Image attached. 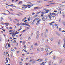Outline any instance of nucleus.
Instances as JSON below:
<instances>
[{"label":"nucleus","mask_w":65,"mask_h":65,"mask_svg":"<svg viewBox=\"0 0 65 65\" xmlns=\"http://www.w3.org/2000/svg\"><path fill=\"white\" fill-rule=\"evenodd\" d=\"M14 50V49L13 48L11 49V51H13Z\"/></svg>","instance_id":"nucleus-45"},{"label":"nucleus","mask_w":65,"mask_h":65,"mask_svg":"<svg viewBox=\"0 0 65 65\" xmlns=\"http://www.w3.org/2000/svg\"><path fill=\"white\" fill-rule=\"evenodd\" d=\"M4 24H6V25H7V24H8V25H9V24L8 23L6 22V23H4Z\"/></svg>","instance_id":"nucleus-13"},{"label":"nucleus","mask_w":65,"mask_h":65,"mask_svg":"<svg viewBox=\"0 0 65 65\" xmlns=\"http://www.w3.org/2000/svg\"><path fill=\"white\" fill-rule=\"evenodd\" d=\"M53 52V51H52L50 52L49 53V55H50Z\"/></svg>","instance_id":"nucleus-22"},{"label":"nucleus","mask_w":65,"mask_h":65,"mask_svg":"<svg viewBox=\"0 0 65 65\" xmlns=\"http://www.w3.org/2000/svg\"><path fill=\"white\" fill-rule=\"evenodd\" d=\"M48 17L49 18L50 20H49L51 21V19H52V17H51V15H48Z\"/></svg>","instance_id":"nucleus-5"},{"label":"nucleus","mask_w":65,"mask_h":65,"mask_svg":"<svg viewBox=\"0 0 65 65\" xmlns=\"http://www.w3.org/2000/svg\"><path fill=\"white\" fill-rule=\"evenodd\" d=\"M12 29H11L10 30H9V32H12Z\"/></svg>","instance_id":"nucleus-24"},{"label":"nucleus","mask_w":65,"mask_h":65,"mask_svg":"<svg viewBox=\"0 0 65 65\" xmlns=\"http://www.w3.org/2000/svg\"><path fill=\"white\" fill-rule=\"evenodd\" d=\"M27 20H28V21H30V19H29V18H27Z\"/></svg>","instance_id":"nucleus-59"},{"label":"nucleus","mask_w":65,"mask_h":65,"mask_svg":"<svg viewBox=\"0 0 65 65\" xmlns=\"http://www.w3.org/2000/svg\"><path fill=\"white\" fill-rule=\"evenodd\" d=\"M8 46L9 47H10V44H8Z\"/></svg>","instance_id":"nucleus-55"},{"label":"nucleus","mask_w":65,"mask_h":65,"mask_svg":"<svg viewBox=\"0 0 65 65\" xmlns=\"http://www.w3.org/2000/svg\"><path fill=\"white\" fill-rule=\"evenodd\" d=\"M59 31H61V28H60L59 29Z\"/></svg>","instance_id":"nucleus-27"},{"label":"nucleus","mask_w":65,"mask_h":65,"mask_svg":"<svg viewBox=\"0 0 65 65\" xmlns=\"http://www.w3.org/2000/svg\"><path fill=\"white\" fill-rule=\"evenodd\" d=\"M35 19H36V20H39V18H36Z\"/></svg>","instance_id":"nucleus-39"},{"label":"nucleus","mask_w":65,"mask_h":65,"mask_svg":"<svg viewBox=\"0 0 65 65\" xmlns=\"http://www.w3.org/2000/svg\"><path fill=\"white\" fill-rule=\"evenodd\" d=\"M37 50L39 52L40 51V50L39 49V48H37Z\"/></svg>","instance_id":"nucleus-19"},{"label":"nucleus","mask_w":65,"mask_h":65,"mask_svg":"<svg viewBox=\"0 0 65 65\" xmlns=\"http://www.w3.org/2000/svg\"><path fill=\"white\" fill-rule=\"evenodd\" d=\"M44 41V39H43L42 40H41L42 42V43H43Z\"/></svg>","instance_id":"nucleus-14"},{"label":"nucleus","mask_w":65,"mask_h":65,"mask_svg":"<svg viewBox=\"0 0 65 65\" xmlns=\"http://www.w3.org/2000/svg\"><path fill=\"white\" fill-rule=\"evenodd\" d=\"M41 51L43 52L44 51V49L43 48H42L41 49Z\"/></svg>","instance_id":"nucleus-11"},{"label":"nucleus","mask_w":65,"mask_h":65,"mask_svg":"<svg viewBox=\"0 0 65 65\" xmlns=\"http://www.w3.org/2000/svg\"><path fill=\"white\" fill-rule=\"evenodd\" d=\"M13 32H12V33H9V34H12H12L13 33Z\"/></svg>","instance_id":"nucleus-61"},{"label":"nucleus","mask_w":65,"mask_h":65,"mask_svg":"<svg viewBox=\"0 0 65 65\" xmlns=\"http://www.w3.org/2000/svg\"><path fill=\"white\" fill-rule=\"evenodd\" d=\"M35 44L34 45H37V43H35Z\"/></svg>","instance_id":"nucleus-36"},{"label":"nucleus","mask_w":65,"mask_h":65,"mask_svg":"<svg viewBox=\"0 0 65 65\" xmlns=\"http://www.w3.org/2000/svg\"><path fill=\"white\" fill-rule=\"evenodd\" d=\"M32 59H31V60H29V62H32Z\"/></svg>","instance_id":"nucleus-48"},{"label":"nucleus","mask_w":65,"mask_h":65,"mask_svg":"<svg viewBox=\"0 0 65 65\" xmlns=\"http://www.w3.org/2000/svg\"><path fill=\"white\" fill-rule=\"evenodd\" d=\"M40 61H39V62H42V61L43 60V59H40Z\"/></svg>","instance_id":"nucleus-12"},{"label":"nucleus","mask_w":65,"mask_h":65,"mask_svg":"<svg viewBox=\"0 0 65 65\" xmlns=\"http://www.w3.org/2000/svg\"><path fill=\"white\" fill-rule=\"evenodd\" d=\"M17 25H18V26H20V24L19 23H18V24H17Z\"/></svg>","instance_id":"nucleus-41"},{"label":"nucleus","mask_w":65,"mask_h":65,"mask_svg":"<svg viewBox=\"0 0 65 65\" xmlns=\"http://www.w3.org/2000/svg\"><path fill=\"white\" fill-rule=\"evenodd\" d=\"M19 32H18L17 33H16V32L15 33L16 34H19Z\"/></svg>","instance_id":"nucleus-42"},{"label":"nucleus","mask_w":65,"mask_h":65,"mask_svg":"<svg viewBox=\"0 0 65 65\" xmlns=\"http://www.w3.org/2000/svg\"><path fill=\"white\" fill-rule=\"evenodd\" d=\"M36 21V19H35L32 22V23H31V24H34V22H35Z\"/></svg>","instance_id":"nucleus-8"},{"label":"nucleus","mask_w":65,"mask_h":65,"mask_svg":"<svg viewBox=\"0 0 65 65\" xmlns=\"http://www.w3.org/2000/svg\"><path fill=\"white\" fill-rule=\"evenodd\" d=\"M38 8H39L38 7H35L34 8V9H35V10L37 9H39Z\"/></svg>","instance_id":"nucleus-7"},{"label":"nucleus","mask_w":65,"mask_h":65,"mask_svg":"<svg viewBox=\"0 0 65 65\" xmlns=\"http://www.w3.org/2000/svg\"><path fill=\"white\" fill-rule=\"evenodd\" d=\"M29 64V63H25V64H26V65H28Z\"/></svg>","instance_id":"nucleus-54"},{"label":"nucleus","mask_w":65,"mask_h":65,"mask_svg":"<svg viewBox=\"0 0 65 65\" xmlns=\"http://www.w3.org/2000/svg\"><path fill=\"white\" fill-rule=\"evenodd\" d=\"M55 23V22H54V21H53L52 22H51V23H49V24H50V26H53V24H53V23Z\"/></svg>","instance_id":"nucleus-4"},{"label":"nucleus","mask_w":65,"mask_h":65,"mask_svg":"<svg viewBox=\"0 0 65 65\" xmlns=\"http://www.w3.org/2000/svg\"><path fill=\"white\" fill-rule=\"evenodd\" d=\"M22 29V28H20V29H18V31H19L20 30Z\"/></svg>","instance_id":"nucleus-32"},{"label":"nucleus","mask_w":65,"mask_h":65,"mask_svg":"<svg viewBox=\"0 0 65 65\" xmlns=\"http://www.w3.org/2000/svg\"><path fill=\"white\" fill-rule=\"evenodd\" d=\"M48 30V29H46L45 30V33H47Z\"/></svg>","instance_id":"nucleus-16"},{"label":"nucleus","mask_w":65,"mask_h":65,"mask_svg":"<svg viewBox=\"0 0 65 65\" xmlns=\"http://www.w3.org/2000/svg\"><path fill=\"white\" fill-rule=\"evenodd\" d=\"M41 21V20L40 19L38 21H37L38 23H39V22L40 21Z\"/></svg>","instance_id":"nucleus-47"},{"label":"nucleus","mask_w":65,"mask_h":65,"mask_svg":"<svg viewBox=\"0 0 65 65\" xmlns=\"http://www.w3.org/2000/svg\"><path fill=\"white\" fill-rule=\"evenodd\" d=\"M22 2L21 1H20V2H19V4H22Z\"/></svg>","instance_id":"nucleus-15"},{"label":"nucleus","mask_w":65,"mask_h":65,"mask_svg":"<svg viewBox=\"0 0 65 65\" xmlns=\"http://www.w3.org/2000/svg\"><path fill=\"white\" fill-rule=\"evenodd\" d=\"M27 6V7H28V6H31V5H26Z\"/></svg>","instance_id":"nucleus-26"},{"label":"nucleus","mask_w":65,"mask_h":65,"mask_svg":"<svg viewBox=\"0 0 65 65\" xmlns=\"http://www.w3.org/2000/svg\"><path fill=\"white\" fill-rule=\"evenodd\" d=\"M22 25L23 26H24L25 25V23H23L22 24Z\"/></svg>","instance_id":"nucleus-38"},{"label":"nucleus","mask_w":65,"mask_h":65,"mask_svg":"<svg viewBox=\"0 0 65 65\" xmlns=\"http://www.w3.org/2000/svg\"><path fill=\"white\" fill-rule=\"evenodd\" d=\"M60 44V41H59L58 42V44L59 45Z\"/></svg>","instance_id":"nucleus-53"},{"label":"nucleus","mask_w":65,"mask_h":65,"mask_svg":"<svg viewBox=\"0 0 65 65\" xmlns=\"http://www.w3.org/2000/svg\"><path fill=\"white\" fill-rule=\"evenodd\" d=\"M10 56H11V57H12L13 56V55L12 54H10Z\"/></svg>","instance_id":"nucleus-28"},{"label":"nucleus","mask_w":65,"mask_h":65,"mask_svg":"<svg viewBox=\"0 0 65 65\" xmlns=\"http://www.w3.org/2000/svg\"><path fill=\"white\" fill-rule=\"evenodd\" d=\"M52 14V15H55V13H53Z\"/></svg>","instance_id":"nucleus-40"},{"label":"nucleus","mask_w":65,"mask_h":65,"mask_svg":"<svg viewBox=\"0 0 65 65\" xmlns=\"http://www.w3.org/2000/svg\"><path fill=\"white\" fill-rule=\"evenodd\" d=\"M30 7V6H28V8H30V7Z\"/></svg>","instance_id":"nucleus-60"},{"label":"nucleus","mask_w":65,"mask_h":65,"mask_svg":"<svg viewBox=\"0 0 65 65\" xmlns=\"http://www.w3.org/2000/svg\"><path fill=\"white\" fill-rule=\"evenodd\" d=\"M23 44L24 45L25 44V42L24 41H23Z\"/></svg>","instance_id":"nucleus-37"},{"label":"nucleus","mask_w":65,"mask_h":65,"mask_svg":"<svg viewBox=\"0 0 65 65\" xmlns=\"http://www.w3.org/2000/svg\"><path fill=\"white\" fill-rule=\"evenodd\" d=\"M15 20H16L18 22H19V20H18V19H15Z\"/></svg>","instance_id":"nucleus-25"},{"label":"nucleus","mask_w":65,"mask_h":65,"mask_svg":"<svg viewBox=\"0 0 65 65\" xmlns=\"http://www.w3.org/2000/svg\"><path fill=\"white\" fill-rule=\"evenodd\" d=\"M28 24V22H26L25 23V25L26 26H27L29 27H30V25L29 24Z\"/></svg>","instance_id":"nucleus-3"},{"label":"nucleus","mask_w":65,"mask_h":65,"mask_svg":"<svg viewBox=\"0 0 65 65\" xmlns=\"http://www.w3.org/2000/svg\"><path fill=\"white\" fill-rule=\"evenodd\" d=\"M23 6L22 7V8L23 9H25L28 7L26 5H23Z\"/></svg>","instance_id":"nucleus-1"},{"label":"nucleus","mask_w":65,"mask_h":65,"mask_svg":"<svg viewBox=\"0 0 65 65\" xmlns=\"http://www.w3.org/2000/svg\"><path fill=\"white\" fill-rule=\"evenodd\" d=\"M47 18H46L45 19L44 18V17L43 16L42 18V20L43 21H45V20H47Z\"/></svg>","instance_id":"nucleus-2"},{"label":"nucleus","mask_w":65,"mask_h":65,"mask_svg":"<svg viewBox=\"0 0 65 65\" xmlns=\"http://www.w3.org/2000/svg\"><path fill=\"white\" fill-rule=\"evenodd\" d=\"M13 41H14L16 43H17L16 40H14Z\"/></svg>","instance_id":"nucleus-51"},{"label":"nucleus","mask_w":65,"mask_h":65,"mask_svg":"<svg viewBox=\"0 0 65 65\" xmlns=\"http://www.w3.org/2000/svg\"><path fill=\"white\" fill-rule=\"evenodd\" d=\"M39 24V22H37V23H36V25H38Z\"/></svg>","instance_id":"nucleus-31"},{"label":"nucleus","mask_w":65,"mask_h":65,"mask_svg":"<svg viewBox=\"0 0 65 65\" xmlns=\"http://www.w3.org/2000/svg\"><path fill=\"white\" fill-rule=\"evenodd\" d=\"M15 35H16V33H15L14 34V33L13 32L12 35V37H14V36H15Z\"/></svg>","instance_id":"nucleus-6"},{"label":"nucleus","mask_w":65,"mask_h":65,"mask_svg":"<svg viewBox=\"0 0 65 65\" xmlns=\"http://www.w3.org/2000/svg\"><path fill=\"white\" fill-rule=\"evenodd\" d=\"M28 40H29V39H30V37H29L28 38Z\"/></svg>","instance_id":"nucleus-52"},{"label":"nucleus","mask_w":65,"mask_h":65,"mask_svg":"<svg viewBox=\"0 0 65 65\" xmlns=\"http://www.w3.org/2000/svg\"><path fill=\"white\" fill-rule=\"evenodd\" d=\"M8 18L9 19V20H10V21H12V19L11 18H10V17H8Z\"/></svg>","instance_id":"nucleus-9"},{"label":"nucleus","mask_w":65,"mask_h":65,"mask_svg":"<svg viewBox=\"0 0 65 65\" xmlns=\"http://www.w3.org/2000/svg\"><path fill=\"white\" fill-rule=\"evenodd\" d=\"M33 47V45H31V48H32Z\"/></svg>","instance_id":"nucleus-50"},{"label":"nucleus","mask_w":65,"mask_h":65,"mask_svg":"<svg viewBox=\"0 0 65 65\" xmlns=\"http://www.w3.org/2000/svg\"><path fill=\"white\" fill-rule=\"evenodd\" d=\"M50 11V10H45V11L46 12H48Z\"/></svg>","instance_id":"nucleus-20"},{"label":"nucleus","mask_w":65,"mask_h":65,"mask_svg":"<svg viewBox=\"0 0 65 65\" xmlns=\"http://www.w3.org/2000/svg\"><path fill=\"white\" fill-rule=\"evenodd\" d=\"M26 18L25 17V18L22 19V21H24L25 20H26Z\"/></svg>","instance_id":"nucleus-21"},{"label":"nucleus","mask_w":65,"mask_h":65,"mask_svg":"<svg viewBox=\"0 0 65 65\" xmlns=\"http://www.w3.org/2000/svg\"><path fill=\"white\" fill-rule=\"evenodd\" d=\"M26 28L27 29H29L30 28H29L28 27H26Z\"/></svg>","instance_id":"nucleus-58"},{"label":"nucleus","mask_w":65,"mask_h":65,"mask_svg":"<svg viewBox=\"0 0 65 65\" xmlns=\"http://www.w3.org/2000/svg\"><path fill=\"white\" fill-rule=\"evenodd\" d=\"M54 12L56 13L57 12V10H54Z\"/></svg>","instance_id":"nucleus-46"},{"label":"nucleus","mask_w":65,"mask_h":65,"mask_svg":"<svg viewBox=\"0 0 65 65\" xmlns=\"http://www.w3.org/2000/svg\"><path fill=\"white\" fill-rule=\"evenodd\" d=\"M26 30H23V31H22V32H24L25 31H26Z\"/></svg>","instance_id":"nucleus-23"},{"label":"nucleus","mask_w":65,"mask_h":65,"mask_svg":"<svg viewBox=\"0 0 65 65\" xmlns=\"http://www.w3.org/2000/svg\"><path fill=\"white\" fill-rule=\"evenodd\" d=\"M40 13V12H38L37 13V15H38L39 13Z\"/></svg>","instance_id":"nucleus-49"},{"label":"nucleus","mask_w":65,"mask_h":65,"mask_svg":"<svg viewBox=\"0 0 65 65\" xmlns=\"http://www.w3.org/2000/svg\"><path fill=\"white\" fill-rule=\"evenodd\" d=\"M26 45H24V49H25L26 48Z\"/></svg>","instance_id":"nucleus-18"},{"label":"nucleus","mask_w":65,"mask_h":65,"mask_svg":"<svg viewBox=\"0 0 65 65\" xmlns=\"http://www.w3.org/2000/svg\"><path fill=\"white\" fill-rule=\"evenodd\" d=\"M55 25L56 26H58V24H55Z\"/></svg>","instance_id":"nucleus-35"},{"label":"nucleus","mask_w":65,"mask_h":65,"mask_svg":"<svg viewBox=\"0 0 65 65\" xmlns=\"http://www.w3.org/2000/svg\"><path fill=\"white\" fill-rule=\"evenodd\" d=\"M38 17V15H36L34 16L35 18H36L37 17Z\"/></svg>","instance_id":"nucleus-63"},{"label":"nucleus","mask_w":65,"mask_h":65,"mask_svg":"<svg viewBox=\"0 0 65 65\" xmlns=\"http://www.w3.org/2000/svg\"><path fill=\"white\" fill-rule=\"evenodd\" d=\"M65 46V43H64V44H63V47H64Z\"/></svg>","instance_id":"nucleus-44"},{"label":"nucleus","mask_w":65,"mask_h":65,"mask_svg":"<svg viewBox=\"0 0 65 65\" xmlns=\"http://www.w3.org/2000/svg\"><path fill=\"white\" fill-rule=\"evenodd\" d=\"M42 2H41V1H39L38 2V3H42Z\"/></svg>","instance_id":"nucleus-17"},{"label":"nucleus","mask_w":65,"mask_h":65,"mask_svg":"<svg viewBox=\"0 0 65 65\" xmlns=\"http://www.w3.org/2000/svg\"><path fill=\"white\" fill-rule=\"evenodd\" d=\"M45 50L47 52H48V50L47 48H46Z\"/></svg>","instance_id":"nucleus-10"},{"label":"nucleus","mask_w":65,"mask_h":65,"mask_svg":"<svg viewBox=\"0 0 65 65\" xmlns=\"http://www.w3.org/2000/svg\"><path fill=\"white\" fill-rule=\"evenodd\" d=\"M36 61V60L34 61H33L32 62V63H35Z\"/></svg>","instance_id":"nucleus-34"},{"label":"nucleus","mask_w":65,"mask_h":65,"mask_svg":"<svg viewBox=\"0 0 65 65\" xmlns=\"http://www.w3.org/2000/svg\"><path fill=\"white\" fill-rule=\"evenodd\" d=\"M24 51L25 52H27V51H26V50H25Z\"/></svg>","instance_id":"nucleus-57"},{"label":"nucleus","mask_w":65,"mask_h":65,"mask_svg":"<svg viewBox=\"0 0 65 65\" xmlns=\"http://www.w3.org/2000/svg\"><path fill=\"white\" fill-rule=\"evenodd\" d=\"M48 55V53H47L45 55L47 56V55Z\"/></svg>","instance_id":"nucleus-64"},{"label":"nucleus","mask_w":65,"mask_h":65,"mask_svg":"<svg viewBox=\"0 0 65 65\" xmlns=\"http://www.w3.org/2000/svg\"><path fill=\"white\" fill-rule=\"evenodd\" d=\"M51 41H53V39L52 38H51Z\"/></svg>","instance_id":"nucleus-33"},{"label":"nucleus","mask_w":65,"mask_h":65,"mask_svg":"<svg viewBox=\"0 0 65 65\" xmlns=\"http://www.w3.org/2000/svg\"><path fill=\"white\" fill-rule=\"evenodd\" d=\"M2 14H4L5 15H6V14L5 13H2Z\"/></svg>","instance_id":"nucleus-56"},{"label":"nucleus","mask_w":65,"mask_h":65,"mask_svg":"<svg viewBox=\"0 0 65 65\" xmlns=\"http://www.w3.org/2000/svg\"><path fill=\"white\" fill-rule=\"evenodd\" d=\"M38 38H39V36H38V35L37 36V37H36L38 39Z\"/></svg>","instance_id":"nucleus-43"},{"label":"nucleus","mask_w":65,"mask_h":65,"mask_svg":"<svg viewBox=\"0 0 65 65\" xmlns=\"http://www.w3.org/2000/svg\"><path fill=\"white\" fill-rule=\"evenodd\" d=\"M9 10H10L11 11H13V10H12V9H9Z\"/></svg>","instance_id":"nucleus-29"},{"label":"nucleus","mask_w":65,"mask_h":65,"mask_svg":"<svg viewBox=\"0 0 65 65\" xmlns=\"http://www.w3.org/2000/svg\"><path fill=\"white\" fill-rule=\"evenodd\" d=\"M44 63V62H42V63H41L40 65H41L42 64H43Z\"/></svg>","instance_id":"nucleus-30"},{"label":"nucleus","mask_w":65,"mask_h":65,"mask_svg":"<svg viewBox=\"0 0 65 65\" xmlns=\"http://www.w3.org/2000/svg\"><path fill=\"white\" fill-rule=\"evenodd\" d=\"M27 21V20H25V21H24V22H26Z\"/></svg>","instance_id":"nucleus-62"}]
</instances>
